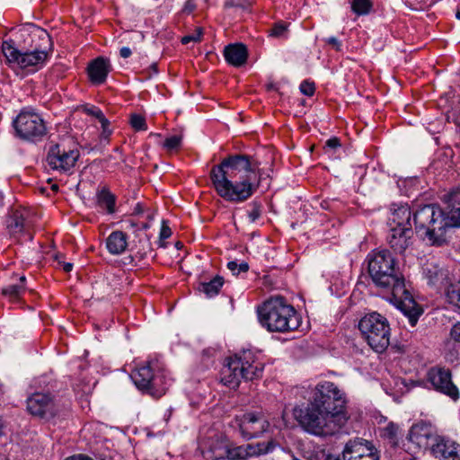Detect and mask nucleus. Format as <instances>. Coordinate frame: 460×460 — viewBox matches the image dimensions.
<instances>
[{"instance_id":"obj_22","label":"nucleus","mask_w":460,"mask_h":460,"mask_svg":"<svg viewBox=\"0 0 460 460\" xmlns=\"http://www.w3.org/2000/svg\"><path fill=\"white\" fill-rule=\"evenodd\" d=\"M111 70V65L108 59L97 58L88 66V75L90 80L96 84L105 82Z\"/></svg>"},{"instance_id":"obj_41","label":"nucleus","mask_w":460,"mask_h":460,"mask_svg":"<svg viewBox=\"0 0 460 460\" xmlns=\"http://www.w3.org/2000/svg\"><path fill=\"white\" fill-rule=\"evenodd\" d=\"M84 111L88 115H91V116L96 118L100 123H103V124L106 123V118H105L104 114L102 113V111L99 108L94 107V106L86 107V108H84Z\"/></svg>"},{"instance_id":"obj_59","label":"nucleus","mask_w":460,"mask_h":460,"mask_svg":"<svg viewBox=\"0 0 460 460\" xmlns=\"http://www.w3.org/2000/svg\"><path fill=\"white\" fill-rule=\"evenodd\" d=\"M175 246H176L177 249H181L182 247V243L181 242H177L175 243Z\"/></svg>"},{"instance_id":"obj_18","label":"nucleus","mask_w":460,"mask_h":460,"mask_svg":"<svg viewBox=\"0 0 460 460\" xmlns=\"http://www.w3.org/2000/svg\"><path fill=\"white\" fill-rule=\"evenodd\" d=\"M278 443L275 439L258 442L255 444H246L242 446L234 445L233 457L234 460H248L252 457L267 455L273 452Z\"/></svg>"},{"instance_id":"obj_19","label":"nucleus","mask_w":460,"mask_h":460,"mask_svg":"<svg viewBox=\"0 0 460 460\" xmlns=\"http://www.w3.org/2000/svg\"><path fill=\"white\" fill-rule=\"evenodd\" d=\"M431 450L439 460H460V445L444 437L434 439Z\"/></svg>"},{"instance_id":"obj_15","label":"nucleus","mask_w":460,"mask_h":460,"mask_svg":"<svg viewBox=\"0 0 460 460\" xmlns=\"http://www.w3.org/2000/svg\"><path fill=\"white\" fill-rule=\"evenodd\" d=\"M234 444L226 438L217 436L208 438L202 446V455L208 460H234Z\"/></svg>"},{"instance_id":"obj_30","label":"nucleus","mask_w":460,"mask_h":460,"mask_svg":"<svg viewBox=\"0 0 460 460\" xmlns=\"http://www.w3.org/2000/svg\"><path fill=\"white\" fill-rule=\"evenodd\" d=\"M25 276L20 277V284L7 286L6 288H3V294L11 299L18 298L25 290Z\"/></svg>"},{"instance_id":"obj_55","label":"nucleus","mask_w":460,"mask_h":460,"mask_svg":"<svg viewBox=\"0 0 460 460\" xmlns=\"http://www.w3.org/2000/svg\"><path fill=\"white\" fill-rule=\"evenodd\" d=\"M447 360L453 362L455 359H457V356H455L453 354H447Z\"/></svg>"},{"instance_id":"obj_1","label":"nucleus","mask_w":460,"mask_h":460,"mask_svg":"<svg viewBox=\"0 0 460 460\" xmlns=\"http://www.w3.org/2000/svg\"><path fill=\"white\" fill-rule=\"evenodd\" d=\"M252 156L234 155L212 167L210 179L217 193L226 201L243 202L257 190L262 172Z\"/></svg>"},{"instance_id":"obj_63","label":"nucleus","mask_w":460,"mask_h":460,"mask_svg":"<svg viewBox=\"0 0 460 460\" xmlns=\"http://www.w3.org/2000/svg\"><path fill=\"white\" fill-rule=\"evenodd\" d=\"M456 19L460 20V11L458 10L456 13Z\"/></svg>"},{"instance_id":"obj_26","label":"nucleus","mask_w":460,"mask_h":460,"mask_svg":"<svg viewBox=\"0 0 460 460\" xmlns=\"http://www.w3.org/2000/svg\"><path fill=\"white\" fill-rule=\"evenodd\" d=\"M422 270L429 285L442 284L447 279L446 271L433 261L427 262Z\"/></svg>"},{"instance_id":"obj_8","label":"nucleus","mask_w":460,"mask_h":460,"mask_svg":"<svg viewBox=\"0 0 460 460\" xmlns=\"http://www.w3.org/2000/svg\"><path fill=\"white\" fill-rule=\"evenodd\" d=\"M308 403L332 412L336 411L341 413H348L344 393L334 383L329 381L316 385Z\"/></svg>"},{"instance_id":"obj_13","label":"nucleus","mask_w":460,"mask_h":460,"mask_svg":"<svg viewBox=\"0 0 460 460\" xmlns=\"http://www.w3.org/2000/svg\"><path fill=\"white\" fill-rule=\"evenodd\" d=\"M17 135L26 140L41 137L46 133V126L41 117L31 111H22L13 121Z\"/></svg>"},{"instance_id":"obj_32","label":"nucleus","mask_w":460,"mask_h":460,"mask_svg":"<svg viewBox=\"0 0 460 460\" xmlns=\"http://www.w3.org/2000/svg\"><path fill=\"white\" fill-rule=\"evenodd\" d=\"M372 7L370 0H353L351 8L358 15L367 14Z\"/></svg>"},{"instance_id":"obj_60","label":"nucleus","mask_w":460,"mask_h":460,"mask_svg":"<svg viewBox=\"0 0 460 460\" xmlns=\"http://www.w3.org/2000/svg\"><path fill=\"white\" fill-rule=\"evenodd\" d=\"M135 212L137 213V214L142 212L140 208H139V205H137V207L136 208Z\"/></svg>"},{"instance_id":"obj_56","label":"nucleus","mask_w":460,"mask_h":460,"mask_svg":"<svg viewBox=\"0 0 460 460\" xmlns=\"http://www.w3.org/2000/svg\"><path fill=\"white\" fill-rule=\"evenodd\" d=\"M150 68L154 71L155 74L157 73V65L156 64H153Z\"/></svg>"},{"instance_id":"obj_42","label":"nucleus","mask_w":460,"mask_h":460,"mask_svg":"<svg viewBox=\"0 0 460 460\" xmlns=\"http://www.w3.org/2000/svg\"><path fill=\"white\" fill-rule=\"evenodd\" d=\"M171 235H172L171 228L166 225L165 221H163L161 231H160V242H159L161 247H165L164 240L169 238Z\"/></svg>"},{"instance_id":"obj_21","label":"nucleus","mask_w":460,"mask_h":460,"mask_svg":"<svg viewBox=\"0 0 460 460\" xmlns=\"http://www.w3.org/2000/svg\"><path fill=\"white\" fill-rule=\"evenodd\" d=\"M411 212L408 205H400L393 208L388 219L389 228H411Z\"/></svg>"},{"instance_id":"obj_5","label":"nucleus","mask_w":460,"mask_h":460,"mask_svg":"<svg viewBox=\"0 0 460 460\" xmlns=\"http://www.w3.org/2000/svg\"><path fill=\"white\" fill-rule=\"evenodd\" d=\"M263 364L257 361L251 350H243L226 359L221 370V381L230 388L239 386L241 381L252 380L261 376Z\"/></svg>"},{"instance_id":"obj_6","label":"nucleus","mask_w":460,"mask_h":460,"mask_svg":"<svg viewBox=\"0 0 460 460\" xmlns=\"http://www.w3.org/2000/svg\"><path fill=\"white\" fill-rule=\"evenodd\" d=\"M417 233L432 243H439L444 237L447 223L442 210L435 205H426L413 214Z\"/></svg>"},{"instance_id":"obj_54","label":"nucleus","mask_w":460,"mask_h":460,"mask_svg":"<svg viewBox=\"0 0 460 460\" xmlns=\"http://www.w3.org/2000/svg\"><path fill=\"white\" fill-rule=\"evenodd\" d=\"M4 428H5L4 421L2 418H0V437L4 434Z\"/></svg>"},{"instance_id":"obj_12","label":"nucleus","mask_w":460,"mask_h":460,"mask_svg":"<svg viewBox=\"0 0 460 460\" xmlns=\"http://www.w3.org/2000/svg\"><path fill=\"white\" fill-rule=\"evenodd\" d=\"M131 379L136 386L154 397H161L165 393L164 376L155 373L150 364L137 368L131 374Z\"/></svg>"},{"instance_id":"obj_37","label":"nucleus","mask_w":460,"mask_h":460,"mask_svg":"<svg viewBox=\"0 0 460 460\" xmlns=\"http://www.w3.org/2000/svg\"><path fill=\"white\" fill-rule=\"evenodd\" d=\"M130 125L135 130H146V119L139 114L131 115Z\"/></svg>"},{"instance_id":"obj_33","label":"nucleus","mask_w":460,"mask_h":460,"mask_svg":"<svg viewBox=\"0 0 460 460\" xmlns=\"http://www.w3.org/2000/svg\"><path fill=\"white\" fill-rule=\"evenodd\" d=\"M447 297L452 305L460 308V281L447 288Z\"/></svg>"},{"instance_id":"obj_50","label":"nucleus","mask_w":460,"mask_h":460,"mask_svg":"<svg viewBox=\"0 0 460 460\" xmlns=\"http://www.w3.org/2000/svg\"><path fill=\"white\" fill-rule=\"evenodd\" d=\"M65 460H93L88 456L78 454L66 457Z\"/></svg>"},{"instance_id":"obj_25","label":"nucleus","mask_w":460,"mask_h":460,"mask_svg":"<svg viewBox=\"0 0 460 460\" xmlns=\"http://www.w3.org/2000/svg\"><path fill=\"white\" fill-rule=\"evenodd\" d=\"M106 246L111 254H121L128 246L126 234L121 231L112 232L106 240Z\"/></svg>"},{"instance_id":"obj_57","label":"nucleus","mask_w":460,"mask_h":460,"mask_svg":"<svg viewBox=\"0 0 460 460\" xmlns=\"http://www.w3.org/2000/svg\"><path fill=\"white\" fill-rule=\"evenodd\" d=\"M402 460H417V458L412 456H410L402 458Z\"/></svg>"},{"instance_id":"obj_58","label":"nucleus","mask_w":460,"mask_h":460,"mask_svg":"<svg viewBox=\"0 0 460 460\" xmlns=\"http://www.w3.org/2000/svg\"><path fill=\"white\" fill-rule=\"evenodd\" d=\"M3 201H4V195L3 193L0 191V207L3 206Z\"/></svg>"},{"instance_id":"obj_40","label":"nucleus","mask_w":460,"mask_h":460,"mask_svg":"<svg viewBox=\"0 0 460 460\" xmlns=\"http://www.w3.org/2000/svg\"><path fill=\"white\" fill-rule=\"evenodd\" d=\"M288 31V25L279 22L271 29L270 35L275 38H285Z\"/></svg>"},{"instance_id":"obj_47","label":"nucleus","mask_w":460,"mask_h":460,"mask_svg":"<svg viewBox=\"0 0 460 460\" xmlns=\"http://www.w3.org/2000/svg\"><path fill=\"white\" fill-rule=\"evenodd\" d=\"M325 42L331 45L336 50H341V43L336 37H330L325 40Z\"/></svg>"},{"instance_id":"obj_27","label":"nucleus","mask_w":460,"mask_h":460,"mask_svg":"<svg viewBox=\"0 0 460 460\" xmlns=\"http://www.w3.org/2000/svg\"><path fill=\"white\" fill-rule=\"evenodd\" d=\"M97 204L100 208H105L107 213L115 212V196L107 188H102L96 194Z\"/></svg>"},{"instance_id":"obj_43","label":"nucleus","mask_w":460,"mask_h":460,"mask_svg":"<svg viewBox=\"0 0 460 460\" xmlns=\"http://www.w3.org/2000/svg\"><path fill=\"white\" fill-rule=\"evenodd\" d=\"M314 83L304 81L300 84V91L305 95L312 96L314 93Z\"/></svg>"},{"instance_id":"obj_44","label":"nucleus","mask_w":460,"mask_h":460,"mask_svg":"<svg viewBox=\"0 0 460 460\" xmlns=\"http://www.w3.org/2000/svg\"><path fill=\"white\" fill-rule=\"evenodd\" d=\"M450 207H460V189L454 190L448 195Z\"/></svg>"},{"instance_id":"obj_4","label":"nucleus","mask_w":460,"mask_h":460,"mask_svg":"<svg viewBox=\"0 0 460 460\" xmlns=\"http://www.w3.org/2000/svg\"><path fill=\"white\" fill-rule=\"evenodd\" d=\"M260 323L270 332H288L300 325L295 308L281 296L271 297L258 308Z\"/></svg>"},{"instance_id":"obj_11","label":"nucleus","mask_w":460,"mask_h":460,"mask_svg":"<svg viewBox=\"0 0 460 460\" xmlns=\"http://www.w3.org/2000/svg\"><path fill=\"white\" fill-rule=\"evenodd\" d=\"M2 51L9 63H13L21 68L35 67L38 69L45 63L48 54L44 50L21 52L13 41H4Z\"/></svg>"},{"instance_id":"obj_36","label":"nucleus","mask_w":460,"mask_h":460,"mask_svg":"<svg viewBox=\"0 0 460 460\" xmlns=\"http://www.w3.org/2000/svg\"><path fill=\"white\" fill-rule=\"evenodd\" d=\"M182 140L181 135H173L167 137L164 141V146L169 150H174L180 147Z\"/></svg>"},{"instance_id":"obj_24","label":"nucleus","mask_w":460,"mask_h":460,"mask_svg":"<svg viewBox=\"0 0 460 460\" xmlns=\"http://www.w3.org/2000/svg\"><path fill=\"white\" fill-rule=\"evenodd\" d=\"M431 433L429 429L422 425H414L410 429L407 439L418 449L425 448L429 446V439Z\"/></svg>"},{"instance_id":"obj_3","label":"nucleus","mask_w":460,"mask_h":460,"mask_svg":"<svg viewBox=\"0 0 460 460\" xmlns=\"http://www.w3.org/2000/svg\"><path fill=\"white\" fill-rule=\"evenodd\" d=\"M293 415L305 432L321 438L336 435L349 419L348 413L332 412L309 403L305 407H296Z\"/></svg>"},{"instance_id":"obj_28","label":"nucleus","mask_w":460,"mask_h":460,"mask_svg":"<svg viewBox=\"0 0 460 460\" xmlns=\"http://www.w3.org/2000/svg\"><path fill=\"white\" fill-rule=\"evenodd\" d=\"M6 224L10 234H16L22 233L25 228L23 214L17 210L13 211L8 217Z\"/></svg>"},{"instance_id":"obj_31","label":"nucleus","mask_w":460,"mask_h":460,"mask_svg":"<svg viewBox=\"0 0 460 460\" xmlns=\"http://www.w3.org/2000/svg\"><path fill=\"white\" fill-rule=\"evenodd\" d=\"M380 434L383 438L388 439L391 444L396 445L398 440L399 426L390 422L381 429Z\"/></svg>"},{"instance_id":"obj_9","label":"nucleus","mask_w":460,"mask_h":460,"mask_svg":"<svg viewBox=\"0 0 460 460\" xmlns=\"http://www.w3.org/2000/svg\"><path fill=\"white\" fill-rule=\"evenodd\" d=\"M26 407L30 414L46 421L63 416L67 410L53 395L40 392L33 393L27 398Z\"/></svg>"},{"instance_id":"obj_16","label":"nucleus","mask_w":460,"mask_h":460,"mask_svg":"<svg viewBox=\"0 0 460 460\" xmlns=\"http://www.w3.org/2000/svg\"><path fill=\"white\" fill-rule=\"evenodd\" d=\"M79 157V152L75 149L65 150L59 145H55L50 147L47 163L49 166L57 171L67 172L73 168Z\"/></svg>"},{"instance_id":"obj_45","label":"nucleus","mask_w":460,"mask_h":460,"mask_svg":"<svg viewBox=\"0 0 460 460\" xmlns=\"http://www.w3.org/2000/svg\"><path fill=\"white\" fill-rule=\"evenodd\" d=\"M102 131L101 133V139L108 142L109 137L111 134V130L109 128L110 121L106 119V123H101Z\"/></svg>"},{"instance_id":"obj_35","label":"nucleus","mask_w":460,"mask_h":460,"mask_svg":"<svg viewBox=\"0 0 460 460\" xmlns=\"http://www.w3.org/2000/svg\"><path fill=\"white\" fill-rule=\"evenodd\" d=\"M227 269L235 276L239 275L241 272H247L249 270V265L245 261H242L241 263H237L236 261H229L227 263Z\"/></svg>"},{"instance_id":"obj_10","label":"nucleus","mask_w":460,"mask_h":460,"mask_svg":"<svg viewBox=\"0 0 460 460\" xmlns=\"http://www.w3.org/2000/svg\"><path fill=\"white\" fill-rule=\"evenodd\" d=\"M233 427L244 439L250 440L268 432L270 423L263 412L250 411L236 416L233 421Z\"/></svg>"},{"instance_id":"obj_7","label":"nucleus","mask_w":460,"mask_h":460,"mask_svg":"<svg viewBox=\"0 0 460 460\" xmlns=\"http://www.w3.org/2000/svg\"><path fill=\"white\" fill-rule=\"evenodd\" d=\"M358 329L367 344L376 352L385 351L390 343V327L385 317L378 313L363 316Z\"/></svg>"},{"instance_id":"obj_64","label":"nucleus","mask_w":460,"mask_h":460,"mask_svg":"<svg viewBox=\"0 0 460 460\" xmlns=\"http://www.w3.org/2000/svg\"><path fill=\"white\" fill-rule=\"evenodd\" d=\"M148 227H149V226H148L147 224H143V225H142V228H144V229H146V228H148Z\"/></svg>"},{"instance_id":"obj_39","label":"nucleus","mask_w":460,"mask_h":460,"mask_svg":"<svg viewBox=\"0 0 460 460\" xmlns=\"http://www.w3.org/2000/svg\"><path fill=\"white\" fill-rule=\"evenodd\" d=\"M250 207L251 209L248 211V217L250 222L253 223L261 217V205L256 201H253L252 203H251Z\"/></svg>"},{"instance_id":"obj_53","label":"nucleus","mask_w":460,"mask_h":460,"mask_svg":"<svg viewBox=\"0 0 460 460\" xmlns=\"http://www.w3.org/2000/svg\"><path fill=\"white\" fill-rule=\"evenodd\" d=\"M38 32H39V37L41 38L42 40H48L49 41V35L47 33L46 31H43V30H40L38 29L37 30Z\"/></svg>"},{"instance_id":"obj_52","label":"nucleus","mask_w":460,"mask_h":460,"mask_svg":"<svg viewBox=\"0 0 460 460\" xmlns=\"http://www.w3.org/2000/svg\"><path fill=\"white\" fill-rule=\"evenodd\" d=\"M119 54L123 58H127L131 55V50L128 47H123L120 49Z\"/></svg>"},{"instance_id":"obj_2","label":"nucleus","mask_w":460,"mask_h":460,"mask_svg":"<svg viewBox=\"0 0 460 460\" xmlns=\"http://www.w3.org/2000/svg\"><path fill=\"white\" fill-rule=\"evenodd\" d=\"M368 272L374 283L390 291L398 308L415 326L422 310L406 289L404 279L397 267V261L386 249L373 252L368 255Z\"/></svg>"},{"instance_id":"obj_17","label":"nucleus","mask_w":460,"mask_h":460,"mask_svg":"<svg viewBox=\"0 0 460 460\" xmlns=\"http://www.w3.org/2000/svg\"><path fill=\"white\" fill-rule=\"evenodd\" d=\"M428 379L433 387L453 400H457L459 392L457 387L453 384L451 372L443 367H433L428 373Z\"/></svg>"},{"instance_id":"obj_29","label":"nucleus","mask_w":460,"mask_h":460,"mask_svg":"<svg viewBox=\"0 0 460 460\" xmlns=\"http://www.w3.org/2000/svg\"><path fill=\"white\" fill-rule=\"evenodd\" d=\"M224 284V279L220 276H216L209 282H204L199 285V290L203 292L208 297H212L219 293Z\"/></svg>"},{"instance_id":"obj_20","label":"nucleus","mask_w":460,"mask_h":460,"mask_svg":"<svg viewBox=\"0 0 460 460\" xmlns=\"http://www.w3.org/2000/svg\"><path fill=\"white\" fill-rule=\"evenodd\" d=\"M412 237L411 228H390L387 241L394 252L402 253L412 244Z\"/></svg>"},{"instance_id":"obj_38","label":"nucleus","mask_w":460,"mask_h":460,"mask_svg":"<svg viewBox=\"0 0 460 460\" xmlns=\"http://www.w3.org/2000/svg\"><path fill=\"white\" fill-rule=\"evenodd\" d=\"M202 28L198 27L194 32L185 35L181 38L182 44H189L190 42L200 41L202 36Z\"/></svg>"},{"instance_id":"obj_46","label":"nucleus","mask_w":460,"mask_h":460,"mask_svg":"<svg viewBox=\"0 0 460 460\" xmlns=\"http://www.w3.org/2000/svg\"><path fill=\"white\" fill-rule=\"evenodd\" d=\"M450 338L456 342H460V323L454 324L451 328Z\"/></svg>"},{"instance_id":"obj_49","label":"nucleus","mask_w":460,"mask_h":460,"mask_svg":"<svg viewBox=\"0 0 460 460\" xmlns=\"http://www.w3.org/2000/svg\"><path fill=\"white\" fill-rule=\"evenodd\" d=\"M341 146L340 140L337 137L330 138L326 141V146L335 149Z\"/></svg>"},{"instance_id":"obj_51","label":"nucleus","mask_w":460,"mask_h":460,"mask_svg":"<svg viewBox=\"0 0 460 460\" xmlns=\"http://www.w3.org/2000/svg\"><path fill=\"white\" fill-rule=\"evenodd\" d=\"M57 260H58V264L62 266V269L64 270V271L70 272L72 270V269H73L72 263L63 262V261H59L58 257H57Z\"/></svg>"},{"instance_id":"obj_34","label":"nucleus","mask_w":460,"mask_h":460,"mask_svg":"<svg viewBox=\"0 0 460 460\" xmlns=\"http://www.w3.org/2000/svg\"><path fill=\"white\" fill-rule=\"evenodd\" d=\"M445 222L447 227H459L460 226V207H451L448 215L445 217Z\"/></svg>"},{"instance_id":"obj_14","label":"nucleus","mask_w":460,"mask_h":460,"mask_svg":"<svg viewBox=\"0 0 460 460\" xmlns=\"http://www.w3.org/2000/svg\"><path fill=\"white\" fill-rule=\"evenodd\" d=\"M343 460H380V453L372 441L356 438L349 440L342 450Z\"/></svg>"},{"instance_id":"obj_48","label":"nucleus","mask_w":460,"mask_h":460,"mask_svg":"<svg viewBox=\"0 0 460 460\" xmlns=\"http://www.w3.org/2000/svg\"><path fill=\"white\" fill-rule=\"evenodd\" d=\"M196 8V4L192 0H187L184 4L182 11L186 13H192Z\"/></svg>"},{"instance_id":"obj_62","label":"nucleus","mask_w":460,"mask_h":460,"mask_svg":"<svg viewBox=\"0 0 460 460\" xmlns=\"http://www.w3.org/2000/svg\"><path fill=\"white\" fill-rule=\"evenodd\" d=\"M226 5L227 6H234L235 4L233 2L229 1V2L226 3Z\"/></svg>"},{"instance_id":"obj_23","label":"nucleus","mask_w":460,"mask_h":460,"mask_svg":"<svg viewBox=\"0 0 460 460\" xmlns=\"http://www.w3.org/2000/svg\"><path fill=\"white\" fill-rule=\"evenodd\" d=\"M224 56L229 64L240 66L246 62L248 53L243 44L235 43L229 44L225 48Z\"/></svg>"},{"instance_id":"obj_61","label":"nucleus","mask_w":460,"mask_h":460,"mask_svg":"<svg viewBox=\"0 0 460 460\" xmlns=\"http://www.w3.org/2000/svg\"><path fill=\"white\" fill-rule=\"evenodd\" d=\"M129 226H130V227H136V226H137V224H136L135 222H133V221H130V222H129Z\"/></svg>"}]
</instances>
